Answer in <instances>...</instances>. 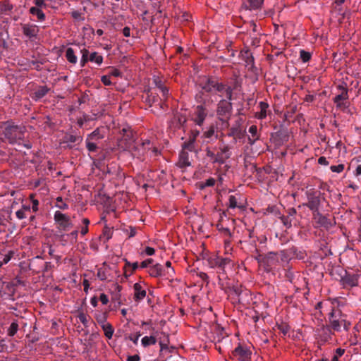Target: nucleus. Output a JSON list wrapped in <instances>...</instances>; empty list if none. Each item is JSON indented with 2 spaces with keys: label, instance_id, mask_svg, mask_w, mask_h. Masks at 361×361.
Wrapping results in <instances>:
<instances>
[{
  "label": "nucleus",
  "instance_id": "nucleus-1",
  "mask_svg": "<svg viewBox=\"0 0 361 361\" xmlns=\"http://www.w3.org/2000/svg\"><path fill=\"white\" fill-rule=\"evenodd\" d=\"M1 128L4 140H6L10 144L17 143L18 140L24 138L25 127L7 121L1 125Z\"/></svg>",
  "mask_w": 361,
  "mask_h": 361
},
{
  "label": "nucleus",
  "instance_id": "nucleus-62",
  "mask_svg": "<svg viewBox=\"0 0 361 361\" xmlns=\"http://www.w3.org/2000/svg\"><path fill=\"white\" fill-rule=\"evenodd\" d=\"M57 202H61V204H57V207L61 209H66L68 208V204L66 203L63 202V200L61 197H59L56 199Z\"/></svg>",
  "mask_w": 361,
  "mask_h": 361
},
{
  "label": "nucleus",
  "instance_id": "nucleus-3",
  "mask_svg": "<svg viewBox=\"0 0 361 361\" xmlns=\"http://www.w3.org/2000/svg\"><path fill=\"white\" fill-rule=\"evenodd\" d=\"M121 137L117 140L118 147L123 150L131 149L135 144L136 139L130 127L123 128L119 131Z\"/></svg>",
  "mask_w": 361,
  "mask_h": 361
},
{
  "label": "nucleus",
  "instance_id": "nucleus-42",
  "mask_svg": "<svg viewBox=\"0 0 361 361\" xmlns=\"http://www.w3.org/2000/svg\"><path fill=\"white\" fill-rule=\"evenodd\" d=\"M238 86V81L235 82V85L233 87H231V86H228L226 89L225 90L226 97L228 100L232 99V95H233V89H235Z\"/></svg>",
  "mask_w": 361,
  "mask_h": 361
},
{
  "label": "nucleus",
  "instance_id": "nucleus-54",
  "mask_svg": "<svg viewBox=\"0 0 361 361\" xmlns=\"http://www.w3.org/2000/svg\"><path fill=\"white\" fill-rule=\"evenodd\" d=\"M140 336H141L140 333L138 332L136 334V335L135 336H133V335H129L128 336H126L125 338L132 341L135 345H137L138 338Z\"/></svg>",
  "mask_w": 361,
  "mask_h": 361
},
{
  "label": "nucleus",
  "instance_id": "nucleus-31",
  "mask_svg": "<svg viewBox=\"0 0 361 361\" xmlns=\"http://www.w3.org/2000/svg\"><path fill=\"white\" fill-rule=\"evenodd\" d=\"M182 150L187 152H195V142L188 139L183 143Z\"/></svg>",
  "mask_w": 361,
  "mask_h": 361
},
{
  "label": "nucleus",
  "instance_id": "nucleus-19",
  "mask_svg": "<svg viewBox=\"0 0 361 361\" xmlns=\"http://www.w3.org/2000/svg\"><path fill=\"white\" fill-rule=\"evenodd\" d=\"M245 133V131L241 129L240 124L236 123L229 129L228 136L233 137L235 142H236L237 139L243 138Z\"/></svg>",
  "mask_w": 361,
  "mask_h": 361
},
{
  "label": "nucleus",
  "instance_id": "nucleus-59",
  "mask_svg": "<svg viewBox=\"0 0 361 361\" xmlns=\"http://www.w3.org/2000/svg\"><path fill=\"white\" fill-rule=\"evenodd\" d=\"M249 132L251 133L252 137H256L257 135V126L252 125L249 128Z\"/></svg>",
  "mask_w": 361,
  "mask_h": 361
},
{
  "label": "nucleus",
  "instance_id": "nucleus-47",
  "mask_svg": "<svg viewBox=\"0 0 361 361\" xmlns=\"http://www.w3.org/2000/svg\"><path fill=\"white\" fill-rule=\"evenodd\" d=\"M215 133V128L214 126H211L209 128L204 131L203 133V136L206 138H211Z\"/></svg>",
  "mask_w": 361,
  "mask_h": 361
},
{
  "label": "nucleus",
  "instance_id": "nucleus-37",
  "mask_svg": "<svg viewBox=\"0 0 361 361\" xmlns=\"http://www.w3.org/2000/svg\"><path fill=\"white\" fill-rule=\"evenodd\" d=\"M216 228L221 232L225 236H231V233L229 230V228L224 227L221 223L218 222L216 224Z\"/></svg>",
  "mask_w": 361,
  "mask_h": 361
},
{
  "label": "nucleus",
  "instance_id": "nucleus-6",
  "mask_svg": "<svg viewBox=\"0 0 361 361\" xmlns=\"http://www.w3.org/2000/svg\"><path fill=\"white\" fill-rule=\"evenodd\" d=\"M54 220L59 225V228L63 231H68L73 226L70 217L59 211L55 212Z\"/></svg>",
  "mask_w": 361,
  "mask_h": 361
},
{
  "label": "nucleus",
  "instance_id": "nucleus-25",
  "mask_svg": "<svg viewBox=\"0 0 361 361\" xmlns=\"http://www.w3.org/2000/svg\"><path fill=\"white\" fill-rule=\"evenodd\" d=\"M162 266L160 264H156L150 267L149 274L151 276L159 277L162 275Z\"/></svg>",
  "mask_w": 361,
  "mask_h": 361
},
{
  "label": "nucleus",
  "instance_id": "nucleus-56",
  "mask_svg": "<svg viewBox=\"0 0 361 361\" xmlns=\"http://www.w3.org/2000/svg\"><path fill=\"white\" fill-rule=\"evenodd\" d=\"M103 235L106 237V240H109L111 238V230L108 227H104L103 230Z\"/></svg>",
  "mask_w": 361,
  "mask_h": 361
},
{
  "label": "nucleus",
  "instance_id": "nucleus-23",
  "mask_svg": "<svg viewBox=\"0 0 361 361\" xmlns=\"http://www.w3.org/2000/svg\"><path fill=\"white\" fill-rule=\"evenodd\" d=\"M133 288L135 290L134 293V300L137 302L142 300L146 296V290H144L142 286L136 283L133 286Z\"/></svg>",
  "mask_w": 361,
  "mask_h": 361
},
{
  "label": "nucleus",
  "instance_id": "nucleus-48",
  "mask_svg": "<svg viewBox=\"0 0 361 361\" xmlns=\"http://www.w3.org/2000/svg\"><path fill=\"white\" fill-rule=\"evenodd\" d=\"M330 169L334 173H341L344 170V164H341L337 166H331Z\"/></svg>",
  "mask_w": 361,
  "mask_h": 361
},
{
  "label": "nucleus",
  "instance_id": "nucleus-34",
  "mask_svg": "<svg viewBox=\"0 0 361 361\" xmlns=\"http://www.w3.org/2000/svg\"><path fill=\"white\" fill-rule=\"evenodd\" d=\"M341 319V312L340 310H336L332 309L331 312L329 313V323L331 322L333 320H338Z\"/></svg>",
  "mask_w": 361,
  "mask_h": 361
},
{
  "label": "nucleus",
  "instance_id": "nucleus-5",
  "mask_svg": "<svg viewBox=\"0 0 361 361\" xmlns=\"http://www.w3.org/2000/svg\"><path fill=\"white\" fill-rule=\"evenodd\" d=\"M307 202L304 206L307 207L312 212L319 210L321 204V192L314 190H310L306 192Z\"/></svg>",
  "mask_w": 361,
  "mask_h": 361
},
{
  "label": "nucleus",
  "instance_id": "nucleus-58",
  "mask_svg": "<svg viewBox=\"0 0 361 361\" xmlns=\"http://www.w3.org/2000/svg\"><path fill=\"white\" fill-rule=\"evenodd\" d=\"M110 78H111V75H103L101 78V80H102V82H103L104 85H111V82L110 80Z\"/></svg>",
  "mask_w": 361,
  "mask_h": 361
},
{
  "label": "nucleus",
  "instance_id": "nucleus-21",
  "mask_svg": "<svg viewBox=\"0 0 361 361\" xmlns=\"http://www.w3.org/2000/svg\"><path fill=\"white\" fill-rule=\"evenodd\" d=\"M176 165L181 169L190 166L191 165V163L189 160L188 152L187 151H180L179 154L178 161L177 162Z\"/></svg>",
  "mask_w": 361,
  "mask_h": 361
},
{
  "label": "nucleus",
  "instance_id": "nucleus-18",
  "mask_svg": "<svg viewBox=\"0 0 361 361\" xmlns=\"http://www.w3.org/2000/svg\"><path fill=\"white\" fill-rule=\"evenodd\" d=\"M344 286H355L357 285V276L355 274H350L345 271V275L341 279Z\"/></svg>",
  "mask_w": 361,
  "mask_h": 361
},
{
  "label": "nucleus",
  "instance_id": "nucleus-4",
  "mask_svg": "<svg viewBox=\"0 0 361 361\" xmlns=\"http://www.w3.org/2000/svg\"><path fill=\"white\" fill-rule=\"evenodd\" d=\"M80 52L81 54L80 65L81 66H85L89 61L97 66H100L103 62V56L97 51L90 50L84 47L80 49Z\"/></svg>",
  "mask_w": 361,
  "mask_h": 361
},
{
  "label": "nucleus",
  "instance_id": "nucleus-13",
  "mask_svg": "<svg viewBox=\"0 0 361 361\" xmlns=\"http://www.w3.org/2000/svg\"><path fill=\"white\" fill-rule=\"evenodd\" d=\"M219 149L220 151L217 152L216 157L215 160L212 161V163L223 164L231 157L230 147L228 145H225Z\"/></svg>",
  "mask_w": 361,
  "mask_h": 361
},
{
  "label": "nucleus",
  "instance_id": "nucleus-36",
  "mask_svg": "<svg viewBox=\"0 0 361 361\" xmlns=\"http://www.w3.org/2000/svg\"><path fill=\"white\" fill-rule=\"evenodd\" d=\"M95 318H96L97 322H98L99 324L101 325V326L103 325L107 324V323H106V319H107L106 312H103V313L99 314L96 315Z\"/></svg>",
  "mask_w": 361,
  "mask_h": 361
},
{
  "label": "nucleus",
  "instance_id": "nucleus-11",
  "mask_svg": "<svg viewBox=\"0 0 361 361\" xmlns=\"http://www.w3.org/2000/svg\"><path fill=\"white\" fill-rule=\"evenodd\" d=\"M21 29L23 35L29 39L35 38L39 32V28L35 24H21Z\"/></svg>",
  "mask_w": 361,
  "mask_h": 361
},
{
  "label": "nucleus",
  "instance_id": "nucleus-29",
  "mask_svg": "<svg viewBox=\"0 0 361 361\" xmlns=\"http://www.w3.org/2000/svg\"><path fill=\"white\" fill-rule=\"evenodd\" d=\"M104 137V135L101 133L99 128H97L92 133L88 135L87 140H91L92 141H97Z\"/></svg>",
  "mask_w": 361,
  "mask_h": 361
},
{
  "label": "nucleus",
  "instance_id": "nucleus-27",
  "mask_svg": "<svg viewBox=\"0 0 361 361\" xmlns=\"http://www.w3.org/2000/svg\"><path fill=\"white\" fill-rule=\"evenodd\" d=\"M66 57L68 62L72 64H75L78 61V58L75 54L73 49L69 47L66 51Z\"/></svg>",
  "mask_w": 361,
  "mask_h": 361
},
{
  "label": "nucleus",
  "instance_id": "nucleus-41",
  "mask_svg": "<svg viewBox=\"0 0 361 361\" xmlns=\"http://www.w3.org/2000/svg\"><path fill=\"white\" fill-rule=\"evenodd\" d=\"M126 266H128V267H132V270L128 273V270L126 269L125 271H124V274L126 277H128V276H130L133 271L135 270H136L138 267V263L137 262H134V263H130L129 262H126Z\"/></svg>",
  "mask_w": 361,
  "mask_h": 361
},
{
  "label": "nucleus",
  "instance_id": "nucleus-61",
  "mask_svg": "<svg viewBox=\"0 0 361 361\" xmlns=\"http://www.w3.org/2000/svg\"><path fill=\"white\" fill-rule=\"evenodd\" d=\"M206 156L207 157L211 158L212 161L213 160H215V158L216 157V154H215L209 147L206 149Z\"/></svg>",
  "mask_w": 361,
  "mask_h": 361
},
{
  "label": "nucleus",
  "instance_id": "nucleus-64",
  "mask_svg": "<svg viewBox=\"0 0 361 361\" xmlns=\"http://www.w3.org/2000/svg\"><path fill=\"white\" fill-rule=\"evenodd\" d=\"M16 214L18 219H23L26 217L24 210L19 209L16 212Z\"/></svg>",
  "mask_w": 361,
  "mask_h": 361
},
{
  "label": "nucleus",
  "instance_id": "nucleus-33",
  "mask_svg": "<svg viewBox=\"0 0 361 361\" xmlns=\"http://www.w3.org/2000/svg\"><path fill=\"white\" fill-rule=\"evenodd\" d=\"M154 82L156 84V85L157 86V87H159L161 90L163 97H166L168 94L169 90L166 87L163 86L161 80L159 78V77L154 78Z\"/></svg>",
  "mask_w": 361,
  "mask_h": 361
},
{
  "label": "nucleus",
  "instance_id": "nucleus-40",
  "mask_svg": "<svg viewBox=\"0 0 361 361\" xmlns=\"http://www.w3.org/2000/svg\"><path fill=\"white\" fill-rule=\"evenodd\" d=\"M259 106L261 108V111L259 112V118H264L267 116V109L268 108V104L265 102H261L259 103Z\"/></svg>",
  "mask_w": 361,
  "mask_h": 361
},
{
  "label": "nucleus",
  "instance_id": "nucleus-12",
  "mask_svg": "<svg viewBox=\"0 0 361 361\" xmlns=\"http://www.w3.org/2000/svg\"><path fill=\"white\" fill-rule=\"evenodd\" d=\"M250 355V351L242 345H238L233 351V355L235 357L238 361H249Z\"/></svg>",
  "mask_w": 361,
  "mask_h": 361
},
{
  "label": "nucleus",
  "instance_id": "nucleus-15",
  "mask_svg": "<svg viewBox=\"0 0 361 361\" xmlns=\"http://www.w3.org/2000/svg\"><path fill=\"white\" fill-rule=\"evenodd\" d=\"M232 110V104L226 99H221L218 104L217 114L219 116H226Z\"/></svg>",
  "mask_w": 361,
  "mask_h": 361
},
{
  "label": "nucleus",
  "instance_id": "nucleus-63",
  "mask_svg": "<svg viewBox=\"0 0 361 361\" xmlns=\"http://www.w3.org/2000/svg\"><path fill=\"white\" fill-rule=\"evenodd\" d=\"M296 213H297V212L295 208H290L287 210V214H288L287 216H290L293 219H295Z\"/></svg>",
  "mask_w": 361,
  "mask_h": 361
},
{
  "label": "nucleus",
  "instance_id": "nucleus-24",
  "mask_svg": "<svg viewBox=\"0 0 361 361\" xmlns=\"http://www.w3.org/2000/svg\"><path fill=\"white\" fill-rule=\"evenodd\" d=\"M241 57L243 60H245V66H250V68H253L254 66V59L252 54L249 51H245L244 52L240 53Z\"/></svg>",
  "mask_w": 361,
  "mask_h": 361
},
{
  "label": "nucleus",
  "instance_id": "nucleus-8",
  "mask_svg": "<svg viewBox=\"0 0 361 361\" xmlns=\"http://www.w3.org/2000/svg\"><path fill=\"white\" fill-rule=\"evenodd\" d=\"M149 144L150 142L147 140L141 143H138L136 141L135 144H134L131 149H129L128 151L132 154L133 157L141 159L145 152V145H149Z\"/></svg>",
  "mask_w": 361,
  "mask_h": 361
},
{
  "label": "nucleus",
  "instance_id": "nucleus-38",
  "mask_svg": "<svg viewBox=\"0 0 361 361\" xmlns=\"http://www.w3.org/2000/svg\"><path fill=\"white\" fill-rule=\"evenodd\" d=\"M18 329V324L17 322H12L8 329V335L9 336H13Z\"/></svg>",
  "mask_w": 361,
  "mask_h": 361
},
{
  "label": "nucleus",
  "instance_id": "nucleus-55",
  "mask_svg": "<svg viewBox=\"0 0 361 361\" xmlns=\"http://www.w3.org/2000/svg\"><path fill=\"white\" fill-rule=\"evenodd\" d=\"M199 135H200V131L199 130H192L190 131V133L189 135L188 139L195 142L196 138L197 137V136Z\"/></svg>",
  "mask_w": 361,
  "mask_h": 361
},
{
  "label": "nucleus",
  "instance_id": "nucleus-22",
  "mask_svg": "<svg viewBox=\"0 0 361 361\" xmlns=\"http://www.w3.org/2000/svg\"><path fill=\"white\" fill-rule=\"evenodd\" d=\"M49 90L50 89L46 85L39 86L32 93V98L35 100H39L43 98L49 92Z\"/></svg>",
  "mask_w": 361,
  "mask_h": 361
},
{
  "label": "nucleus",
  "instance_id": "nucleus-49",
  "mask_svg": "<svg viewBox=\"0 0 361 361\" xmlns=\"http://www.w3.org/2000/svg\"><path fill=\"white\" fill-rule=\"evenodd\" d=\"M228 200H229L228 207L232 208V209H234L235 207H239V206H238V204H237V200L235 196L231 195L229 197Z\"/></svg>",
  "mask_w": 361,
  "mask_h": 361
},
{
  "label": "nucleus",
  "instance_id": "nucleus-26",
  "mask_svg": "<svg viewBox=\"0 0 361 361\" xmlns=\"http://www.w3.org/2000/svg\"><path fill=\"white\" fill-rule=\"evenodd\" d=\"M82 140V137L81 136L73 135L71 134H66L63 138V143H80Z\"/></svg>",
  "mask_w": 361,
  "mask_h": 361
},
{
  "label": "nucleus",
  "instance_id": "nucleus-44",
  "mask_svg": "<svg viewBox=\"0 0 361 361\" xmlns=\"http://www.w3.org/2000/svg\"><path fill=\"white\" fill-rule=\"evenodd\" d=\"M215 184V179L213 178H210L207 179L204 183H200V188L204 189L206 187L214 186Z\"/></svg>",
  "mask_w": 361,
  "mask_h": 361
},
{
  "label": "nucleus",
  "instance_id": "nucleus-30",
  "mask_svg": "<svg viewBox=\"0 0 361 361\" xmlns=\"http://www.w3.org/2000/svg\"><path fill=\"white\" fill-rule=\"evenodd\" d=\"M30 13L34 16H36L39 20L43 21L45 19V15L43 11L37 7H31Z\"/></svg>",
  "mask_w": 361,
  "mask_h": 361
},
{
  "label": "nucleus",
  "instance_id": "nucleus-28",
  "mask_svg": "<svg viewBox=\"0 0 361 361\" xmlns=\"http://www.w3.org/2000/svg\"><path fill=\"white\" fill-rule=\"evenodd\" d=\"M157 341L156 336H145L142 338L141 342L142 345L146 348L151 345H154Z\"/></svg>",
  "mask_w": 361,
  "mask_h": 361
},
{
  "label": "nucleus",
  "instance_id": "nucleus-43",
  "mask_svg": "<svg viewBox=\"0 0 361 361\" xmlns=\"http://www.w3.org/2000/svg\"><path fill=\"white\" fill-rule=\"evenodd\" d=\"M280 218H281L282 223L283 224V225L285 226H286L287 228L291 227L292 221L293 220L292 218H290V216H288L287 215L286 216L283 215Z\"/></svg>",
  "mask_w": 361,
  "mask_h": 361
},
{
  "label": "nucleus",
  "instance_id": "nucleus-9",
  "mask_svg": "<svg viewBox=\"0 0 361 361\" xmlns=\"http://www.w3.org/2000/svg\"><path fill=\"white\" fill-rule=\"evenodd\" d=\"M318 336L321 342L326 343L332 341L334 334L329 326L322 324L317 330Z\"/></svg>",
  "mask_w": 361,
  "mask_h": 361
},
{
  "label": "nucleus",
  "instance_id": "nucleus-14",
  "mask_svg": "<svg viewBox=\"0 0 361 361\" xmlns=\"http://www.w3.org/2000/svg\"><path fill=\"white\" fill-rule=\"evenodd\" d=\"M294 254H295V248L292 247L290 249L281 250L279 253L270 252L269 257L274 258V257H276L277 259L280 258V259L282 262H288L289 259H290Z\"/></svg>",
  "mask_w": 361,
  "mask_h": 361
},
{
  "label": "nucleus",
  "instance_id": "nucleus-2",
  "mask_svg": "<svg viewBox=\"0 0 361 361\" xmlns=\"http://www.w3.org/2000/svg\"><path fill=\"white\" fill-rule=\"evenodd\" d=\"M208 265L211 268H218L219 269H221V272H218V279L219 284L223 287L224 283L223 281L227 278L225 268L226 267L231 263V259L229 258H223L219 256H213L210 257L207 259Z\"/></svg>",
  "mask_w": 361,
  "mask_h": 361
},
{
  "label": "nucleus",
  "instance_id": "nucleus-50",
  "mask_svg": "<svg viewBox=\"0 0 361 361\" xmlns=\"http://www.w3.org/2000/svg\"><path fill=\"white\" fill-rule=\"evenodd\" d=\"M278 329L285 336L288 332L290 327L286 324H281L278 326Z\"/></svg>",
  "mask_w": 361,
  "mask_h": 361
},
{
  "label": "nucleus",
  "instance_id": "nucleus-57",
  "mask_svg": "<svg viewBox=\"0 0 361 361\" xmlns=\"http://www.w3.org/2000/svg\"><path fill=\"white\" fill-rule=\"evenodd\" d=\"M13 255H14V252H13V251H11H11H9V252H8V254H6V255L4 256V257L3 260H2V262H3L4 264H7V263H8V262L11 259V258L13 257Z\"/></svg>",
  "mask_w": 361,
  "mask_h": 361
},
{
  "label": "nucleus",
  "instance_id": "nucleus-16",
  "mask_svg": "<svg viewBox=\"0 0 361 361\" xmlns=\"http://www.w3.org/2000/svg\"><path fill=\"white\" fill-rule=\"evenodd\" d=\"M312 214L314 220L319 226L326 228L331 226L332 224L330 219H329L326 216L322 215L319 210L315 212H312Z\"/></svg>",
  "mask_w": 361,
  "mask_h": 361
},
{
  "label": "nucleus",
  "instance_id": "nucleus-45",
  "mask_svg": "<svg viewBox=\"0 0 361 361\" xmlns=\"http://www.w3.org/2000/svg\"><path fill=\"white\" fill-rule=\"evenodd\" d=\"M300 57L303 62H307L311 59V54L305 50H301Z\"/></svg>",
  "mask_w": 361,
  "mask_h": 361
},
{
  "label": "nucleus",
  "instance_id": "nucleus-20",
  "mask_svg": "<svg viewBox=\"0 0 361 361\" xmlns=\"http://www.w3.org/2000/svg\"><path fill=\"white\" fill-rule=\"evenodd\" d=\"M264 0H243L242 8L245 10H256L259 8Z\"/></svg>",
  "mask_w": 361,
  "mask_h": 361
},
{
  "label": "nucleus",
  "instance_id": "nucleus-60",
  "mask_svg": "<svg viewBox=\"0 0 361 361\" xmlns=\"http://www.w3.org/2000/svg\"><path fill=\"white\" fill-rule=\"evenodd\" d=\"M34 3L36 5L35 7L40 9L41 8H45L47 6L44 0H34Z\"/></svg>",
  "mask_w": 361,
  "mask_h": 361
},
{
  "label": "nucleus",
  "instance_id": "nucleus-46",
  "mask_svg": "<svg viewBox=\"0 0 361 361\" xmlns=\"http://www.w3.org/2000/svg\"><path fill=\"white\" fill-rule=\"evenodd\" d=\"M162 335H163V337H159V345H169V335L164 333V332H161V333Z\"/></svg>",
  "mask_w": 361,
  "mask_h": 361
},
{
  "label": "nucleus",
  "instance_id": "nucleus-17",
  "mask_svg": "<svg viewBox=\"0 0 361 361\" xmlns=\"http://www.w3.org/2000/svg\"><path fill=\"white\" fill-rule=\"evenodd\" d=\"M217 80L213 77H204L200 82V86L207 92H212L214 90Z\"/></svg>",
  "mask_w": 361,
  "mask_h": 361
},
{
  "label": "nucleus",
  "instance_id": "nucleus-39",
  "mask_svg": "<svg viewBox=\"0 0 361 361\" xmlns=\"http://www.w3.org/2000/svg\"><path fill=\"white\" fill-rule=\"evenodd\" d=\"M86 147L90 152H96L98 149L97 145L94 142V141L87 139L86 140Z\"/></svg>",
  "mask_w": 361,
  "mask_h": 361
},
{
  "label": "nucleus",
  "instance_id": "nucleus-32",
  "mask_svg": "<svg viewBox=\"0 0 361 361\" xmlns=\"http://www.w3.org/2000/svg\"><path fill=\"white\" fill-rule=\"evenodd\" d=\"M102 329L104 332L105 336L109 339H111L114 331L112 325L109 323H107V324L102 326Z\"/></svg>",
  "mask_w": 361,
  "mask_h": 361
},
{
  "label": "nucleus",
  "instance_id": "nucleus-53",
  "mask_svg": "<svg viewBox=\"0 0 361 361\" xmlns=\"http://www.w3.org/2000/svg\"><path fill=\"white\" fill-rule=\"evenodd\" d=\"M79 320L80 321V322L85 326H87V317H86V314H84L83 312H80L78 316Z\"/></svg>",
  "mask_w": 361,
  "mask_h": 361
},
{
  "label": "nucleus",
  "instance_id": "nucleus-52",
  "mask_svg": "<svg viewBox=\"0 0 361 361\" xmlns=\"http://www.w3.org/2000/svg\"><path fill=\"white\" fill-rule=\"evenodd\" d=\"M226 87H227L226 85L223 84L222 82H219V81L217 80L216 85L214 87V90L219 92H222L225 91Z\"/></svg>",
  "mask_w": 361,
  "mask_h": 361
},
{
  "label": "nucleus",
  "instance_id": "nucleus-51",
  "mask_svg": "<svg viewBox=\"0 0 361 361\" xmlns=\"http://www.w3.org/2000/svg\"><path fill=\"white\" fill-rule=\"evenodd\" d=\"M30 198L31 199L32 202V211L34 212H36L38 210L39 201L37 200L34 199L33 194H31L30 195Z\"/></svg>",
  "mask_w": 361,
  "mask_h": 361
},
{
  "label": "nucleus",
  "instance_id": "nucleus-7",
  "mask_svg": "<svg viewBox=\"0 0 361 361\" xmlns=\"http://www.w3.org/2000/svg\"><path fill=\"white\" fill-rule=\"evenodd\" d=\"M337 88L339 93L334 97V102L336 104L338 107L341 108L342 106H345L343 102L348 98L347 84L343 82L342 85H339Z\"/></svg>",
  "mask_w": 361,
  "mask_h": 361
},
{
  "label": "nucleus",
  "instance_id": "nucleus-35",
  "mask_svg": "<svg viewBox=\"0 0 361 361\" xmlns=\"http://www.w3.org/2000/svg\"><path fill=\"white\" fill-rule=\"evenodd\" d=\"M341 319L338 320H333L331 322L326 325L329 326L331 330L339 331L342 326V321H341Z\"/></svg>",
  "mask_w": 361,
  "mask_h": 361
},
{
  "label": "nucleus",
  "instance_id": "nucleus-10",
  "mask_svg": "<svg viewBox=\"0 0 361 361\" xmlns=\"http://www.w3.org/2000/svg\"><path fill=\"white\" fill-rule=\"evenodd\" d=\"M207 110L202 105H198L192 114V121L198 126H202L206 116Z\"/></svg>",
  "mask_w": 361,
  "mask_h": 361
}]
</instances>
